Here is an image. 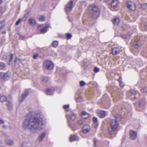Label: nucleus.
<instances>
[{"instance_id": "obj_3", "label": "nucleus", "mask_w": 147, "mask_h": 147, "mask_svg": "<svg viewBox=\"0 0 147 147\" xmlns=\"http://www.w3.org/2000/svg\"><path fill=\"white\" fill-rule=\"evenodd\" d=\"M90 8L91 10L90 12V14L94 19L97 18L100 14V11L98 7L95 6L93 7H90Z\"/></svg>"}, {"instance_id": "obj_55", "label": "nucleus", "mask_w": 147, "mask_h": 147, "mask_svg": "<svg viewBox=\"0 0 147 147\" xmlns=\"http://www.w3.org/2000/svg\"><path fill=\"white\" fill-rule=\"evenodd\" d=\"M42 26V25H39V27L38 28V29H39V27H41Z\"/></svg>"}, {"instance_id": "obj_56", "label": "nucleus", "mask_w": 147, "mask_h": 147, "mask_svg": "<svg viewBox=\"0 0 147 147\" xmlns=\"http://www.w3.org/2000/svg\"><path fill=\"white\" fill-rule=\"evenodd\" d=\"M2 2V0H0V4H1Z\"/></svg>"}, {"instance_id": "obj_60", "label": "nucleus", "mask_w": 147, "mask_h": 147, "mask_svg": "<svg viewBox=\"0 0 147 147\" xmlns=\"http://www.w3.org/2000/svg\"><path fill=\"white\" fill-rule=\"evenodd\" d=\"M51 6H52L53 5L52 4H51Z\"/></svg>"}, {"instance_id": "obj_28", "label": "nucleus", "mask_w": 147, "mask_h": 147, "mask_svg": "<svg viewBox=\"0 0 147 147\" xmlns=\"http://www.w3.org/2000/svg\"><path fill=\"white\" fill-rule=\"evenodd\" d=\"M58 45V42L56 40H55L53 42L52 44V45L54 47H56Z\"/></svg>"}, {"instance_id": "obj_59", "label": "nucleus", "mask_w": 147, "mask_h": 147, "mask_svg": "<svg viewBox=\"0 0 147 147\" xmlns=\"http://www.w3.org/2000/svg\"><path fill=\"white\" fill-rule=\"evenodd\" d=\"M63 75L65 76V75L64 74H63Z\"/></svg>"}, {"instance_id": "obj_50", "label": "nucleus", "mask_w": 147, "mask_h": 147, "mask_svg": "<svg viewBox=\"0 0 147 147\" xmlns=\"http://www.w3.org/2000/svg\"><path fill=\"white\" fill-rule=\"evenodd\" d=\"M25 144V143L23 142L21 144V146L22 147H23L25 146L24 144Z\"/></svg>"}, {"instance_id": "obj_24", "label": "nucleus", "mask_w": 147, "mask_h": 147, "mask_svg": "<svg viewBox=\"0 0 147 147\" xmlns=\"http://www.w3.org/2000/svg\"><path fill=\"white\" fill-rule=\"evenodd\" d=\"M29 22L32 26H34L36 24L35 20L32 18H30L29 19Z\"/></svg>"}, {"instance_id": "obj_57", "label": "nucleus", "mask_w": 147, "mask_h": 147, "mask_svg": "<svg viewBox=\"0 0 147 147\" xmlns=\"http://www.w3.org/2000/svg\"><path fill=\"white\" fill-rule=\"evenodd\" d=\"M3 128H5L6 127V126H5V125H3Z\"/></svg>"}, {"instance_id": "obj_36", "label": "nucleus", "mask_w": 147, "mask_h": 147, "mask_svg": "<svg viewBox=\"0 0 147 147\" xmlns=\"http://www.w3.org/2000/svg\"><path fill=\"white\" fill-rule=\"evenodd\" d=\"M86 83L83 81H80V85L81 86H83L85 85Z\"/></svg>"}, {"instance_id": "obj_8", "label": "nucleus", "mask_w": 147, "mask_h": 147, "mask_svg": "<svg viewBox=\"0 0 147 147\" xmlns=\"http://www.w3.org/2000/svg\"><path fill=\"white\" fill-rule=\"evenodd\" d=\"M0 78L3 80H6L9 78V76L7 73H4L2 72L0 73Z\"/></svg>"}, {"instance_id": "obj_1", "label": "nucleus", "mask_w": 147, "mask_h": 147, "mask_svg": "<svg viewBox=\"0 0 147 147\" xmlns=\"http://www.w3.org/2000/svg\"><path fill=\"white\" fill-rule=\"evenodd\" d=\"M46 123L45 119L41 113L33 111L26 115L23 126L24 129L34 132L41 130L43 128L42 126Z\"/></svg>"}, {"instance_id": "obj_22", "label": "nucleus", "mask_w": 147, "mask_h": 147, "mask_svg": "<svg viewBox=\"0 0 147 147\" xmlns=\"http://www.w3.org/2000/svg\"><path fill=\"white\" fill-rule=\"evenodd\" d=\"M141 44V41L140 40L135 41L133 44V45L135 48H138L139 47Z\"/></svg>"}, {"instance_id": "obj_15", "label": "nucleus", "mask_w": 147, "mask_h": 147, "mask_svg": "<svg viewBox=\"0 0 147 147\" xmlns=\"http://www.w3.org/2000/svg\"><path fill=\"white\" fill-rule=\"evenodd\" d=\"M112 52L113 55L118 54L120 52V50L117 48H113L112 49Z\"/></svg>"}, {"instance_id": "obj_25", "label": "nucleus", "mask_w": 147, "mask_h": 147, "mask_svg": "<svg viewBox=\"0 0 147 147\" xmlns=\"http://www.w3.org/2000/svg\"><path fill=\"white\" fill-rule=\"evenodd\" d=\"M6 143L9 145H12L13 144L14 142L12 140H6Z\"/></svg>"}, {"instance_id": "obj_6", "label": "nucleus", "mask_w": 147, "mask_h": 147, "mask_svg": "<svg viewBox=\"0 0 147 147\" xmlns=\"http://www.w3.org/2000/svg\"><path fill=\"white\" fill-rule=\"evenodd\" d=\"M76 115L72 112H71L69 114H66V117L69 122V120L71 121H74L76 117Z\"/></svg>"}, {"instance_id": "obj_31", "label": "nucleus", "mask_w": 147, "mask_h": 147, "mask_svg": "<svg viewBox=\"0 0 147 147\" xmlns=\"http://www.w3.org/2000/svg\"><path fill=\"white\" fill-rule=\"evenodd\" d=\"M6 99L7 98L4 96H1L0 98V100L2 102L5 101Z\"/></svg>"}, {"instance_id": "obj_42", "label": "nucleus", "mask_w": 147, "mask_h": 147, "mask_svg": "<svg viewBox=\"0 0 147 147\" xmlns=\"http://www.w3.org/2000/svg\"><path fill=\"white\" fill-rule=\"evenodd\" d=\"M22 21V19H19L16 22V25H18L20 22Z\"/></svg>"}, {"instance_id": "obj_53", "label": "nucleus", "mask_w": 147, "mask_h": 147, "mask_svg": "<svg viewBox=\"0 0 147 147\" xmlns=\"http://www.w3.org/2000/svg\"><path fill=\"white\" fill-rule=\"evenodd\" d=\"M2 33L3 34H5L6 33V31H5V30H4V31H3L2 32Z\"/></svg>"}, {"instance_id": "obj_41", "label": "nucleus", "mask_w": 147, "mask_h": 147, "mask_svg": "<svg viewBox=\"0 0 147 147\" xmlns=\"http://www.w3.org/2000/svg\"><path fill=\"white\" fill-rule=\"evenodd\" d=\"M69 107V105H65L63 106V108L64 109H65V111H68V110L67 109H66L67 108H68Z\"/></svg>"}, {"instance_id": "obj_11", "label": "nucleus", "mask_w": 147, "mask_h": 147, "mask_svg": "<svg viewBox=\"0 0 147 147\" xmlns=\"http://www.w3.org/2000/svg\"><path fill=\"white\" fill-rule=\"evenodd\" d=\"M70 142L74 141H78L79 140V137L76 135H71L69 139Z\"/></svg>"}, {"instance_id": "obj_30", "label": "nucleus", "mask_w": 147, "mask_h": 147, "mask_svg": "<svg viewBox=\"0 0 147 147\" xmlns=\"http://www.w3.org/2000/svg\"><path fill=\"white\" fill-rule=\"evenodd\" d=\"M130 36V35L129 34L125 35L121 34V37L123 39L128 38Z\"/></svg>"}, {"instance_id": "obj_23", "label": "nucleus", "mask_w": 147, "mask_h": 147, "mask_svg": "<svg viewBox=\"0 0 147 147\" xmlns=\"http://www.w3.org/2000/svg\"><path fill=\"white\" fill-rule=\"evenodd\" d=\"M112 22L115 25H117L119 23V20L118 18H115L113 20Z\"/></svg>"}, {"instance_id": "obj_2", "label": "nucleus", "mask_w": 147, "mask_h": 147, "mask_svg": "<svg viewBox=\"0 0 147 147\" xmlns=\"http://www.w3.org/2000/svg\"><path fill=\"white\" fill-rule=\"evenodd\" d=\"M120 121L117 119H111L110 121V125L108 128L109 133L110 134H112L114 133L115 131L118 126V121Z\"/></svg>"}, {"instance_id": "obj_18", "label": "nucleus", "mask_w": 147, "mask_h": 147, "mask_svg": "<svg viewBox=\"0 0 147 147\" xmlns=\"http://www.w3.org/2000/svg\"><path fill=\"white\" fill-rule=\"evenodd\" d=\"M50 26L49 25H48L46 26L43 28H42L40 30V33H44L47 32V29Z\"/></svg>"}, {"instance_id": "obj_54", "label": "nucleus", "mask_w": 147, "mask_h": 147, "mask_svg": "<svg viewBox=\"0 0 147 147\" xmlns=\"http://www.w3.org/2000/svg\"><path fill=\"white\" fill-rule=\"evenodd\" d=\"M41 9H42L43 10H45L46 9V8H42V7H41Z\"/></svg>"}, {"instance_id": "obj_43", "label": "nucleus", "mask_w": 147, "mask_h": 147, "mask_svg": "<svg viewBox=\"0 0 147 147\" xmlns=\"http://www.w3.org/2000/svg\"><path fill=\"white\" fill-rule=\"evenodd\" d=\"M97 141V140L96 138H94V139L93 142H94V147H95L96 146V142Z\"/></svg>"}, {"instance_id": "obj_45", "label": "nucleus", "mask_w": 147, "mask_h": 147, "mask_svg": "<svg viewBox=\"0 0 147 147\" xmlns=\"http://www.w3.org/2000/svg\"><path fill=\"white\" fill-rule=\"evenodd\" d=\"M13 54H11L10 55V59L9 60V61H10L13 58Z\"/></svg>"}, {"instance_id": "obj_46", "label": "nucleus", "mask_w": 147, "mask_h": 147, "mask_svg": "<svg viewBox=\"0 0 147 147\" xmlns=\"http://www.w3.org/2000/svg\"><path fill=\"white\" fill-rule=\"evenodd\" d=\"M20 38L21 40H23L24 38V36L23 35H21L20 36Z\"/></svg>"}, {"instance_id": "obj_32", "label": "nucleus", "mask_w": 147, "mask_h": 147, "mask_svg": "<svg viewBox=\"0 0 147 147\" xmlns=\"http://www.w3.org/2000/svg\"><path fill=\"white\" fill-rule=\"evenodd\" d=\"M5 64L3 63H0V70L3 69L5 67Z\"/></svg>"}, {"instance_id": "obj_34", "label": "nucleus", "mask_w": 147, "mask_h": 147, "mask_svg": "<svg viewBox=\"0 0 147 147\" xmlns=\"http://www.w3.org/2000/svg\"><path fill=\"white\" fill-rule=\"evenodd\" d=\"M100 71L99 69L97 67H95L94 69V71L95 73H97Z\"/></svg>"}, {"instance_id": "obj_29", "label": "nucleus", "mask_w": 147, "mask_h": 147, "mask_svg": "<svg viewBox=\"0 0 147 147\" xmlns=\"http://www.w3.org/2000/svg\"><path fill=\"white\" fill-rule=\"evenodd\" d=\"M38 19L41 21H44L45 20V18L43 15H40L38 17Z\"/></svg>"}, {"instance_id": "obj_37", "label": "nucleus", "mask_w": 147, "mask_h": 147, "mask_svg": "<svg viewBox=\"0 0 147 147\" xmlns=\"http://www.w3.org/2000/svg\"><path fill=\"white\" fill-rule=\"evenodd\" d=\"M67 39H69L71 38L72 37V35L70 34L67 33L66 34Z\"/></svg>"}, {"instance_id": "obj_33", "label": "nucleus", "mask_w": 147, "mask_h": 147, "mask_svg": "<svg viewBox=\"0 0 147 147\" xmlns=\"http://www.w3.org/2000/svg\"><path fill=\"white\" fill-rule=\"evenodd\" d=\"M28 16V13H26L25 15L22 18V21H25L27 18V17Z\"/></svg>"}, {"instance_id": "obj_26", "label": "nucleus", "mask_w": 147, "mask_h": 147, "mask_svg": "<svg viewBox=\"0 0 147 147\" xmlns=\"http://www.w3.org/2000/svg\"><path fill=\"white\" fill-rule=\"evenodd\" d=\"M6 102V105L8 109L9 110H10L12 108V105L11 103L8 101H7Z\"/></svg>"}, {"instance_id": "obj_13", "label": "nucleus", "mask_w": 147, "mask_h": 147, "mask_svg": "<svg viewBox=\"0 0 147 147\" xmlns=\"http://www.w3.org/2000/svg\"><path fill=\"white\" fill-rule=\"evenodd\" d=\"M28 92L26 91L22 94V97H20L19 99V101L20 102H22L25 98L26 96L28 95Z\"/></svg>"}, {"instance_id": "obj_38", "label": "nucleus", "mask_w": 147, "mask_h": 147, "mask_svg": "<svg viewBox=\"0 0 147 147\" xmlns=\"http://www.w3.org/2000/svg\"><path fill=\"white\" fill-rule=\"evenodd\" d=\"M141 91L142 92H145L147 91V87H144L142 88L141 90Z\"/></svg>"}, {"instance_id": "obj_47", "label": "nucleus", "mask_w": 147, "mask_h": 147, "mask_svg": "<svg viewBox=\"0 0 147 147\" xmlns=\"http://www.w3.org/2000/svg\"><path fill=\"white\" fill-rule=\"evenodd\" d=\"M37 56H38L37 54L34 55H33V58H34V59H36V58Z\"/></svg>"}, {"instance_id": "obj_17", "label": "nucleus", "mask_w": 147, "mask_h": 147, "mask_svg": "<svg viewBox=\"0 0 147 147\" xmlns=\"http://www.w3.org/2000/svg\"><path fill=\"white\" fill-rule=\"evenodd\" d=\"M106 115V112L105 111H100L98 113V115L101 118H104Z\"/></svg>"}, {"instance_id": "obj_12", "label": "nucleus", "mask_w": 147, "mask_h": 147, "mask_svg": "<svg viewBox=\"0 0 147 147\" xmlns=\"http://www.w3.org/2000/svg\"><path fill=\"white\" fill-rule=\"evenodd\" d=\"M93 121V126L95 128H96L97 127L98 124V119L96 117H94L92 119Z\"/></svg>"}, {"instance_id": "obj_58", "label": "nucleus", "mask_w": 147, "mask_h": 147, "mask_svg": "<svg viewBox=\"0 0 147 147\" xmlns=\"http://www.w3.org/2000/svg\"><path fill=\"white\" fill-rule=\"evenodd\" d=\"M47 5H45V7H47Z\"/></svg>"}, {"instance_id": "obj_19", "label": "nucleus", "mask_w": 147, "mask_h": 147, "mask_svg": "<svg viewBox=\"0 0 147 147\" xmlns=\"http://www.w3.org/2000/svg\"><path fill=\"white\" fill-rule=\"evenodd\" d=\"M118 4V0H113L111 3V6L114 8H115Z\"/></svg>"}, {"instance_id": "obj_51", "label": "nucleus", "mask_w": 147, "mask_h": 147, "mask_svg": "<svg viewBox=\"0 0 147 147\" xmlns=\"http://www.w3.org/2000/svg\"><path fill=\"white\" fill-rule=\"evenodd\" d=\"M2 14V12L1 10H0V16Z\"/></svg>"}, {"instance_id": "obj_44", "label": "nucleus", "mask_w": 147, "mask_h": 147, "mask_svg": "<svg viewBox=\"0 0 147 147\" xmlns=\"http://www.w3.org/2000/svg\"><path fill=\"white\" fill-rule=\"evenodd\" d=\"M2 57H3V58L5 59H7V55H3Z\"/></svg>"}, {"instance_id": "obj_5", "label": "nucleus", "mask_w": 147, "mask_h": 147, "mask_svg": "<svg viewBox=\"0 0 147 147\" xmlns=\"http://www.w3.org/2000/svg\"><path fill=\"white\" fill-rule=\"evenodd\" d=\"M75 3L73 0H70L66 4L65 6V10L67 12H69L71 11L75 5Z\"/></svg>"}, {"instance_id": "obj_48", "label": "nucleus", "mask_w": 147, "mask_h": 147, "mask_svg": "<svg viewBox=\"0 0 147 147\" xmlns=\"http://www.w3.org/2000/svg\"><path fill=\"white\" fill-rule=\"evenodd\" d=\"M0 122L2 123H4V121L2 119H0Z\"/></svg>"}, {"instance_id": "obj_9", "label": "nucleus", "mask_w": 147, "mask_h": 147, "mask_svg": "<svg viewBox=\"0 0 147 147\" xmlns=\"http://www.w3.org/2000/svg\"><path fill=\"white\" fill-rule=\"evenodd\" d=\"M129 136L130 138L134 140L136 138L137 134L136 132L133 130H131L129 132Z\"/></svg>"}, {"instance_id": "obj_35", "label": "nucleus", "mask_w": 147, "mask_h": 147, "mask_svg": "<svg viewBox=\"0 0 147 147\" xmlns=\"http://www.w3.org/2000/svg\"><path fill=\"white\" fill-rule=\"evenodd\" d=\"M84 121L83 120H79L78 123L79 125H81L84 123Z\"/></svg>"}, {"instance_id": "obj_10", "label": "nucleus", "mask_w": 147, "mask_h": 147, "mask_svg": "<svg viewBox=\"0 0 147 147\" xmlns=\"http://www.w3.org/2000/svg\"><path fill=\"white\" fill-rule=\"evenodd\" d=\"M82 131L84 133H86L89 131L90 130V127L88 125H86L82 127Z\"/></svg>"}, {"instance_id": "obj_7", "label": "nucleus", "mask_w": 147, "mask_h": 147, "mask_svg": "<svg viewBox=\"0 0 147 147\" xmlns=\"http://www.w3.org/2000/svg\"><path fill=\"white\" fill-rule=\"evenodd\" d=\"M127 7L131 11H134L136 9L134 3L131 1H128L126 4Z\"/></svg>"}, {"instance_id": "obj_16", "label": "nucleus", "mask_w": 147, "mask_h": 147, "mask_svg": "<svg viewBox=\"0 0 147 147\" xmlns=\"http://www.w3.org/2000/svg\"><path fill=\"white\" fill-rule=\"evenodd\" d=\"M46 135L45 132H43L41 133L38 137V140L40 142H41L43 139Z\"/></svg>"}, {"instance_id": "obj_52", "label": "nucleus", "mask_w": 147, "mask_h": 147, "mask_svg": "<svg viewBox=\"0 0 147 147\" xmlns=\"http://www.w3.org/2000/svg\"><path fill=\"white\" fill-rule=\"evenodd\" d=\"M119 84L121 86H122V83H121V82L120 81H119Z\"/></svg>"}, {"instance_id": "obj_27", "label": "nucleus", "mask_w": 147, "mask_h": 147, "mask_svg": "<svg viewBox=\"0 0 147 147\" xmlns=\"http://www.w3.org/2000/svg\"><path fill=\"white\" fill-rule=\"evenodd\" d=\"M145 104V100H142L139 102V105L140 106H142L144 105Z\"/></svg>"}, {"instance_id": "obj_40", "label": "nucleus", "mask_w": 147, "mask_h": 147, "mask_svg": "<svg viewBox=\"0 0 147 147\" xmlns=\"http://www.w3.org/2000/svg\"><path fill=\"white\" fill-rule=\"evenodd\" d=\"M82 100V98L81 97H79L77 98L76 100L77 102H80Z\"/></svg>"}, {"instance_id": "obj_21", "label": "nucleus", "mask_w": 147, "mask_h": 147, "mask_svg": "<svg viewBox=\"0 0 147 147\" xmlns=\"http://www.w3.org/2000/svg\"><path fill=\"white\" fill-rule=\"evenodd\" d=\"M137 92L134 90H131L129 92V94L131 96V98H135L136 94Z\"/></svg>"}, {"instance_id": "obj_49", "label": "nucleus", "mask_w": 147, "mask_h": 147, "mask_svg": "<svg viewBox=\"0 0 147 147\" xmlns=\"http://www.w3.org/2000/svg\"><path fill=\"white\" fill-rule=\"evenodd\" d=\"M20 61V60L18 58V59H16L15 61V62H16V61Z\"/></svg>"}, {"instance_id": "obj_4", "label": "nucleus", "mask_w": 147, "mask_h": 147, "mask_svg": "<svg viewBox=\"0 0 147 147\" xmlns=\"http://www.w3.org/2000/svg\"><path fill=\"white\" fill-rule=\"evenodd\" d=\"M44 67L49 70L52 69L54 67V64L50 61L47 60L44 62L43 63Z\"/></svg>"}, {"instance_id": "obj_39", "label": "nucleus", "mask_w": 147, "mask_h": 147, "mask_svg": "<svg viewBox=\"0 0 147 147\" xmlns=\"http://www.w3.org/2000/svg\"><path fill=\"white\" fill-rule=\"evenodd\" d=\"M48 80V78L47 77H45L42 79V81L44 82H46Z\"/></svg>"}, {"instance_id": "obj_14", "label": "nucleus", "mask_w": 147, "mask_h": 147, "mask_svg": "<svg viewBox=\"0 0 147 147\" xmlns=\"http://www.w3.org/2000/svg\"><path fill=\"white\" fill-rule=\"evenodd\" d=\"M81 116L83 119H86L89 117V114L85 111H83L82 112Z\"/></svg>"}, {"instance_id": "obj_20", "label": "nucleus", "mask_w": 147, "mask_h": 147, "mask_svg": "<svg viewBox=\"0 0 147 147\" xmlns=\"http://www.w3.org/2000/svg\"><path fill=\"white\" fill-rule=\"evenodd\" d=\"M54 90L53 89L48 88L46 90V93L48 95H51L53 94Z\"/></svg>"}]
</instances>
